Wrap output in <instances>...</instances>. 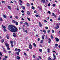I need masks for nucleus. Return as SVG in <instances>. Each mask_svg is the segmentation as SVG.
<instances>
[{
    "label": "nucleus",
    "mask_w": 60,
    "mask_h": 60,
    "mask_svg": "<svg viewBox=\"0 0 60 60\" xmlns=\"http://www.w3.org/2000/svg\"><path fill=\"white\" fill-rule=\"evenodd\" d=\"M8 29L11 32L15 33L18 31V29L16 27H14L11 25L9 26Z\"/></svg>",
    "instance_id": "nucleus-1"
},
{
    "label": "nucleus",
    "mask_w": 60,
    "mask_h": 60,
    "mask_svg": "<svg viewBox=\"0 0 60 60\" xmlns=\"http://www.w3.org/2000/svg\"><path fill=\"white\" fill-rule=\"evenodd\" d=\"M56 26H57L55 27V28L56 29H58L59 28V26H58V24L57 23L56 24Z\"/></svg>",
    "instance_id": "nucleus-2"
},
{
    "label": "nucleus",
    "mask_w": 60,
    "mask_h": 60,
    "mask_svg": "<svg viewBox=\"0 0 60 60\" xmlns=\"http://www.w3.org/2000/svg\"><path fill=\"white\" fill-rule=\"evenodd\" d=\"M2 47L3 50V52H4V53H6L7 52V51H6V50L5 48H4V46H2Z\"/></svg>",
    "instance_id": "nucleus-3"
},
{
    "label": "nucleus",
    "mask_w": 60,
    "mask_h": 60,
    "mask_svg": "<svg viewBox=\"0 0 60 60\" xmlns=\"http://www.w3.org/2000/svg\"><path fill=\"white\" fill-rule=\"evenodd\" d=\"M29 49H32V45L31 44H30L29 46Z\"/></svg>",
    "instance_id": "nucleus-4"
},
{
    "label": "nucleus",
    "mask_w": 60,
    "mask_h": 60,
    "mask_svg": "<svg viewBox=\"0 0 60 60\" xmlns=\"http://www.w3.org/2000/svg\"><path fill=\"white\" fill-rule=\"evenodd\" d=\"M5 45L7 47H8L9 46V44H8V43H5Z\"/></svg>",
    "instance_id": "nucleus-5"
},
{
    "label": "nucleus",
    "mask_w": 60,
    "mask_h": 60,
    "mask_svg": "<svg viewBox=\"0 0 60 60\" xmlns=\"http://www.w3.org/2000/svg\"><path fill=\"white\" fill-rule=\"evenodd\" d=\"M55 39L56 41L57 42H58V41H59V39L58 38H56Z\"/></svg>",
    "instance_id": "nucleus-6"
},
{
    "label": "nucleus",
    "mask_w": 60,
    "mask_h": 60,
    "mask_svg": "<svg viewBox=\"0 0 60 60\" xmlns=\"http://www.w3.org/2000/svg\"><path fill=\"white\" fill-rule=\"evenodd\" d=\"M8 8L9 9V10H11V8L10 6H8Z\"/></svg>",
    "instance_id": "nucleus-7"
},
{
    "label": "nucleus",
    "mask_w": 60,
    "mask_h": 60,
    "mask_svg": "<svg viewBox=\"0 0 60 60\" xmlns=\"http://www.w3.org/2000/svg\"><path fill=\"white\" fill-rule=\"evenodd\" d=\"M53 57L54 58V59H56V55H55L53 54Z\"/></svg>",
    "instance_id": "nucleus-8"
},
{
    "label": "nucleus",
    "mask_w": 60,
    "mask_h": 60,
    "mask_svg": "<svg viewBox=\"0 0 60 60\" xmlns=\"http://www.w3.org/2000/svg\"><path fill=\"white\" fill-rule=\"evenodd\" d=\"M17 58L18 60H19V59H20V57L19 56H17Z\"/></svg>",
    "instance_id": "nucleus-9"
},
{
    "label": "nucleus",
    "mask_w": 60,
    "mask_h": 60,
    "mask_svg": "<svg viewBox=\"0 0 60 60\" xmlns=\"http://www.w3.org/2000/svg\"><path fill=\"white\" fill-rule=\"evenodd\" d=\"M48 40L49 41L48 42L49 43H50V41H51V40L50 39V38H49L48 39Z\"/></svg>",
    "instance_id": "nucleus-10"
},
{
    "label": "nucleus",
    "mask_w": 60,
    "mask_h": 60,
    "mask_svg": "<svg viewBox=\"0 0 60 60\" xmlns=\"http://www.w3.org/2000/svg\"><path fill=\"white\" fill-rule=\"evenodd\" d=\"M12 22H13V23H16V22H17V21H16L13 20L12 21Z\"/></svg>",
    "instance_id": "nucleus-11"
},
{
    "label": "nucleus",
    "mask_w": 60,
    "mask_h": 60,
    "mask_svg": "<svg viewBox=\"0 0 60 60\" xmlns=\"http://www.w3.org/2000/svg\"><path fill=\"white\" fill-rule=\"evenodd\" d=\"M27 14L28 15H30V12H29V11H27Z\"/></svg>",
    "instance_id": "nucleus-12"
},
{
    "label": "nucleus",
    "mask_w": 60,
    "mask_h": 60,
    "mask_svg": "<svg viewBox=\"0 0 60 60\" xmlns=\"http://www.w3.org/2000/svg\"><path fill=\"white\" fill-rule=\"evenodd\" d=\"M13 35L14 37H16V34L14 33L13 34Z\"/></svg>",
    "instance_id": "nucleus-13"
},
{
    "label": "nucleus",
    "mask_w": 60,
    "mask_h": 60,
    "mask_svg": "<svg viewBox=\"0 0 60 60\" xmlns=\"http://www.w3.org/2000/svg\"><path fill=\"white\" fill-rule=\"evenodd\" d=\"M2 27H3V28H4V29H5V28H6L5 26H4V25H2Z\"/></svg>",
    "instance_id": "nucleus-14"
},
{
    "label": "nucleus",
    "mask_w": 60,
    "mask_h": 60,
    "mask_svg": "<svg viewBox=\"0 0 60 60\" xmlns=\"http://www.w3.org/2000/svg\"><path fill=\"white\" fill-rule=\"evenodd\" d=\"M39 26H40V27H41V26H42V25L41 24L40 22H39Z\"/></svg>",
    "instance_id": "nucleus-15"
},
{
    "label": "nucleus",
    "mask_w": 60,
    "mask_h": 60,
    "mask_svg": "<svg viewBox=\"0 0 60 60\" xmlns=\"http://www.w3.org/2000/svg\"><path fill=\"white\" fill-rule=\"evenodd\" d=\"M50 50V49H47V50H48V53H49V52H50L49 51Z\"/></svg>",
    "instance_id": "nucleus-16"
},
{
    "label": "nucleus",
    "mask_w": 60,
    "mask_h": 60,
    "mask_svg": "<svg viewBox=\"0 0 60 60\" xmlns=\"http://www.w3.org/2000/svg\"><path fill=\"white\" fill-rule=\"evenodd\" d=\"M0 55L1 56H3V55H2V53L1 52H0Z\"/></svg>",
    "instance_id": "nucleus-17"
},
{
    "label": "nucleus",
    "mask_w": 60,
    "mask_h": 60,
    "mask_svg": "<svg viewBox=\"0 0 60 60\" xmlns=\"http://www.w3.org/2000/svg\"><path fill=\"white\" fill-rule=\"evenodd\" d=\"M4 42V40L3 39H2L1 41V42H2V43H3Z\"/></svg>",
    "instance_id": "nucleus-18"
},
{
    "label": "nucleus",
    "mask_w": 60,
    "mask_h": 60,
    "mask_svg": "<svg viewBox=\"0 0 60 60\" xmlns=\"http://www.w3.org/2000/svg\"><path fill=\"white\" fill-rule=\"evenodd\" d=\"M41 2H42V3H44V2H45V0H42L41 1Z\"/></svg>",
    "instance_id": "nucleus-19"
},
{
    "label": "nucleus",
    "mask_w": 60,
    "mask_h": 60,
    "mask_svg": "<svg viewBox=\"0 0 60 60\" xmlns=\"http://www.w3.org/2000/svg\"><path fill=\"white\" fill-rule=\"evenodd\" d=\"M6 37H7V39H9V36H8V35H7Z\"/></svg>",
    "instance_id": "nucleus-20"
},
{
    "label": "nucleus",
    "mask_w": 60,
    "mask_h": 60,
    "mask_svg": "<svg viewBox=\"0 0 60 60\" xmlns=\"http://www.w3.org/2000/svg\"><path fill=\"white\" fill-rule=\"evenodd\" d=\"M33 45L34 46V47H35L36 46V44H35L34 43L33 44Z\"/></svg>",
    "instance_id": "nucleus-21"
},
{
    "label": "nucleus",
    "mask_w": 60,
    "mask_h": 60,
    "mask_svg": "<svg viewBox=\"0 0 60 60\" xmlns=\"http://www.w3.org/2000/svg\"><path fill=\"white\" fill-rule=\"evenodd\" d=\"M45 38L46 40H47L48 39V36H47V35H46V37H45Z\"/></svg>",
    "instance_id": "nucleus-22"
},
{
    "label": "nucleus",
    "mask_w": 60,
    "mask_h": 60,
    "mask_svg": "<svg viewBox=\"0 0 60 60\" xmlns=\"http://www.w3.org/2000/svg\"><path fill=\"white\" fill-rule=\"evenodd\" d=\"M43 32L44 33H46V30H43Z\"/></svg>",
    "instance_id": "nucleus-23"
},
{
    "label": "nucleus",
    "mask_w": 60,
    "mask_h": 60,
    "mask_svg": "<svg viewBox=\"0 0 60 60\" xmlns=\"http://www.w3.org/2000/svg\"><path fill=\"white\" fill-rule=\"evenodd\" d=\"M48 60H52V59L50 57H49L48 58Z\"/></svg>",
    "instance_id": "nucleus-24"
},
{
    "label": "nucleus",
    "mask_w": 60,
    "mask_h": 60,
    "mask_svg": "<svg viewBox=\"0 0 60 60\" xmlns=\"http://www.w3.org/2000/svg\"><path fill=\"white\" fill-rule=\"evenodd\" d=\"M27 19H28V20L29 21H30L31 20L30 19V18H28V17H27Z\"/></svg>",
    "instance_id": "nucleus-25"
},
{
    "label": "nucleus",
    "mask_w": 60,
    "mask_h": 60,
    "mask_svg": "<svg viewBox=\"0 0 60 60\" xmlns=\"http://www.w3.org/2000/svg\"><path fill=\"white\" fill-rule=\"evenodd\" d=\"M52 15L53 16H55V14L54 13H52Z\"/></svg>",
    "instance_id": "nucleus-26"
},
{
    "label": "nucleus",
    "mask_w": 60,
    "mask_h": 60,
    "mask_svg": "<svg viewBox=\"0 0 60 60\" xmlns=\"http://www.w3.org/2000/svg\"><path fill=\"white\" fill-rule=\"evenodd\" d=\"M48 12L49 14H51V12H50V11H48Z\"/></svg>",
    "instance_id": "nucleus-27"
},
{
    "label": "nucleus",
    "mask_w": 60,
    "mask_h": 60,
    "mask_svg": "<svg viewBox=\"0 0 60 60\" xmlns=\"http://www.w3.org/2000/svg\"><path fill=\"white\" fill-rule=\"evenodd\" d=\"M31 8L33 10H34L35 9L34 7L33 6H32Z\"/></svg>",
    "instance_id": "nucleus-28"
},
{
    "label": "nucleus",
    "mask_w": 60,
    "mask_h": 60,
    "mask_svg": "<svg viewBox=\"0 0 60 60\" xmlns=\"http://www.w3.org/2000/svg\"><path fill=\"white\" fill-rule=\"evenodd\" d=\"M51 38L52 39H53V37L52 36V35H51Z\"/></svg>",
    "instance_id": "nucleus-29"
},
{
    "label": "nucleus",
    "mask_w": 60,
    "mask_h": 60,
    "mask_svg": "<svg viewBox=\"0 0 60 60\" xmlns=\"http://www.w3.org/2000/svg\"><path fill=\"white\" fill-rule=\"evenodd\" d=\"M52 6L53 7H55V6H56V4H52Z\"/></svg>",
    "instance_id": "nucleus-30"
},
{
    "label": "nucleus",
    "mask_w": 60,
    "mask_h": 60,
    "mask_svg": "<svg viewBox=\"0 0 60 60\" xmlns=\"http://www.w3.org/2000/svg\"><path fill=\"white\" fill-rule=\"evenodd\" d=\"M38 8L39 9H40V10H42V8H40V7H38Z\"/></svg>",
    "instance_id": "nucleus-31"
},
{
    "label": "nucleus",
    "mask_w": 60,
    "mask_h": 60,
    "mask_svg": "<svg viewBox=\"0 0 60 60\" xmlns=\"http://www.w3.org/2000/svg\"><path fill=\"white\" fill-rule=\"evenodd\" d=\"M3 16L4 18H6V16L5 15H3Z\"/></svg>",
    "instance_id": "nucleus-32"
},
{
    "label": "nucleus",
    "mask_w": 60,
    "mask_h": 60,
    "mask_svg": "<svg viewBox=\"0 0 60 60\" xmlns=\"http://www.w3.org/2000/svg\"><path fill=\"white\" fill-rule=\"evenodd\" d=\"M16 54L17 55H19V52H16Z\"/></svg>",
    "instance_id": "nucleus-33"
},
{
    "label": "nucleus",
    "mask_w": 60,
    "mask_h": 60,
    "mask_svg": "<svg viewBox=\"0 0 60 60\" xmlns=\"http://www.w3.org/2000/svg\"><path fill=\"white\" fill-rule=\"evenodd\" d=\"M27 5L28 6H30V5L29 4V3H27Z\"/></svg>",
    "instance_id": "nucleus-34"
},
{
    "label": "nucleus",
    "mask_w": 60,
    "mask_h": 60,
    "mask_svg": "<svg viewBox=\"0 0 60 60\" xmlns=\"http://www.w3.org/2000/svg\"><path fill=\"white\" fill-rule=\"evenodd\" d=\"M15 18L16 19H18L19 18V17L17 16H15Z\"/></svg>",
    "instance_id": "nucleus-35"
},
{
    "label": "nucleus",
    "mask_w": 60,
    "mask_h": 60,
    "mask_svg": "<svg viewBox=\"0 0 60 60\" xmlns=\"http://www.w3.org/2000/svg\"><path fill=\"white\" fill-rule=\"evenodd\" d=\"M15 24L16 25H18V24H19V23L18 22H15Z\"/></svg>",
    "instance_id": "nucleus-36"
},
{
    "label": "nucleus",
    "mask_w": 60,
    "mask_h": 60,
    "mask_svg": "<svg viewBox=\"0 0 60 60\" xmlns=\"http://www.w3.org/2000/svg\"><path fill=\"white\" fill-rule=\"evenodd\" d=\"M18 52H20L21 51V50L20 49H19L18 50Z\"/></svg>",
    "instance_id": "nucleus-37"
},
{
    "label": "nucleus",
    "mask_w": 60,
    "mask_h": 60,
    "mask_svg": "<svg viewBox=\"0 0 60 60\" xmlns=\"http://www.w3.org/2000/svg\"><path fill=\"white\" fill-rule=\"evenodd\" d=\"M41 43H43V40H41L40 42Z\"/></svg>",
    "instance_id": "nucleus-38"
},
{
    "label": "nucleus",
    "mask_w": 60,
    "mask_h": 60,
    "mask_svg": "<svg viewBox=\"0 0 60 60\" xmlns=\"http://www.w3.org/2000/svg\"><path fill=\"white\" fill-rule=\"evenodd\" d=\"M10 43L11 44H13V41H11Z\"/></svg>",
    "instance_id": "nucleus-39"
},
{
    "label": "nucleus",
    "mask_w": 60,
    "mask_h": 60,
    "mask_svg": "<svg viewBox=\"0 0 60 60\" xmlns=\"http://www.w3.org/2000/svg\"><path fill=\"white\" fill-rule=\"evenodd\" d=\"M55 47H57V46H58V44H55Z\"/></svg>",
    "instance_id": "nucleus-40"
},
{
    "label": "nucleus",
    "mask_w": 60,
    "mask_h": 60,
    "mask_svg": "<svg viewBox=\"0 0 60 60\" xmlns=\"http://www.w3.org/2000/svg\"><path fill=\"white\" fill-rule=\"evenodd\" d=\"M39 51L40 52H42V49H39Z\"/></svg>",
    "instance_id": "nucleus-41"
},
{
    "label": "nucleus",
    "mask_w": 60,
    "mask_h": 60,
    "mask_svg": "<svg viewBox=\"0 0 60 60\" xmlns=\"http://www.w3.org/2000/svg\"><path fill=\"white\" fill-rule=\"evenodd\" d=\"M15 51H18V49L16 48L15 49Z\"/></svg>",
    "instance_id": "nucleus-42"
},
{
    "label": "nucleus",
    "mask_w": 60,
    "mask_h": 60,
    "mask_svg": "<svg viewBox=\"0 0 60 60\" xmlns=\"http://www.w3.org/2000/svg\"><path fill=\"white\" fill-rule=\"evenodd\" d=\"M19 2H20V3H23V2H22V1H21V0H19Z\"/></svg>",
    "instance_id": "nucleus-43"
},
{
    "label": "nucleus",
    "mask_w": 60,
    "mask_h": 60,
    "mask_svg": "<svg viewBox=\"0 0 60 60\" xmlns=\"http://www.w3.org/2000/svg\"><path fill=\"white\" fill-rule=\"evenodd\" d=\"M7 49H8V50H10V48L9 47H7Z\"/></svg>",
    "instance_id": "nucleus-44"
},
{
    "label": "nucleus",
    "mask_w": 60,
    "mask_h": 60,
    "mask_svg": "<svg viewBox=\"0 0 60 60\" xmlns=\"http://www.w3.org/2000/svg\"><path fill=\"white\" fill-rule=\"evenodd\" d=\"M25 24H26V25H28V24L27 22H25Z\"/></svg>",
    "instance_id": "nucleus-45"
},
{
    "label": "nucleus",
    "mask_w": 60,
    "mask_h": 60,
    "mask_svg": "<svg viewBox=\"0 0 60 60\" xmlns=\"http://www.w3.org/2000/svg\"><path fill=\"white\" fill-rule=\"evenodd\" d=\"M11 46L12 47L14 46V45H13V44H11Z\"/></svg>",
    "instance_id": "nucleus-46"
},
{
    "label": "nucleus",
    "mask_w": 60,
    "mask_h": 60,
    "mask_svg": "<svg viewBox=\"0 0 60 60\" xmlns=\"http://www.w3.org/2000/svg\"><path fill=\"white\" fill-rule=\"evenodd\" d=\"M0 20L1 21H3V19L1 18L0 19Z\"/></svg>",
    "instance_id": "nucleus-47"
},
{
    "label": "nucleus",
    "mask_w": 60,
    "mask_h": 60,
    "mask_svg": "<svg viewBox=\"0 0 60 60\" xmlns=\"http://www.w3.org/2000/svg\"><path fill=\"white\" fill-rule=\"evenodd\" d=\"M5 58H8V57L7 56H5Z\"/></svg>",
    "instance_id": "nucleus-48"
},
{
    "label": "nucleus",
    "mask_w": 60,
    "mask_h": 60,
    "mask_svg": "<svg viewBox=\"0 0 60 60\" xmlns=\"http://www.w3.org/2000/svg\"><path fill=\"white\" fill-rule=\"evenodd\" d=\"M2 3H5V1H2Z\"/></svg>",
    "instance_id": "nucleus-49"
},
{
    "label": "nucleus",
    "mask_w": 60,
    "mask_h": 60,
    "mask_svg": "<svg viewBox=\"0 0 60 60\" xmlns=\"http://www.w3.org/2000/svg\"><path fill=\"white\" fill-rule=\"evenodd\" d=\"M21 12H22V13H24V11L22 10L21 11Z\"/></svg>",
    "instance_id": "nucleus-50"
},
{
    "label": "nucleus",
    "mask_w": 60,
    "mask_h": 60,
    "mask_svg": "<svg viewBox=\"0 0 60 60\" xmlns=\"http://www.w3.org/2000/svg\"><path fill=\"white\" fill-rule=\"evenodd\" d=\"M48 5L49 6H50V3H49L48 4Z\"/></svg>",
    "instance_id": "nucleus-51"
},
{
    "label": "nucleus",
    "mask_w": 60,
    "mask_h": 60,
    "mask_svg": "<svg viewBox=\"0 0 60 60\" xmlns=\"http://www.w3.org/2000/svg\"><path fill=\"white\" fill-rule=\"evenodd\" d=\"M24 54L25 56H26V53L25 52L24 53Z\"/></svg>",
    "instance_id": "nucleus-52"
},
{
    "label": "nucleus",
    "mask_w": 60,
    "mask_h": 60,
    "mask_svg": "<svg viewBox=\"0 0 60 60\" xmlns=\"http://www.w3.org/2000/svg\"><path fill=\"white\" fill-rule=\"evenodd\" d=\"M39 58H40V59H41V57L39 56Z\"/></svg>",
    "instance_id": "nucleus-53"
},
{
    "label": "nucleus",
    "mask_w": 60,
    "mask_h": 60,
    "mask_svg": "<svg viewBox=\"0 0 60 60\" xmlns=\"http://www.w3.org/2000/svg\"><path fill=\"white\" fill-rule=\"evenodd\" d=\"M38 41H40V38H38Z\"/></svg>",
    "instance_id": "nucleus-54"
},
{
    "label": "nucleus",
    "mask_w": 60,
    "mask_h": 60,
    "mask_svg": "<svg viewBox=\"0 0 60 60\" xmlns=\"http://www.w3.org/2000/svg\"><path fill=\"white\" fill-rule=\"evenodd\" d=\"M52 33H54V30H52Z\"/></svg>",
    "instance_id": "nucleus-55"
},
{
    "label": "nucleus",
    "mask_w": 60,
    "mask_h": 60,
    "mask_svg": "<svg viewBox=\"0 0 60 60\" xmlns=\"http://www.w3.org/2000/svg\"><path fill=\"white\" fill-rule=\"evenodd\" d=\"M3 60H6V58H4L3 59Z\"/></svg>",
    "instance_id": "nucleus-56"
},
{
    "label": "nucleus",
    "mask_w": 60,
    "mask_h": 60,
    "mask_svg": "<svg viewBox=\"0 0 60 60\" xmlns=\"http://www.w3.org/2000/svg\"><path fill=\"white\" fill-rule=\"evenodd\" d=\"M33 57L34 58H35V56H34V55H33Z\"/></svg>",
    "instance_id": "nucleus-57"
},
{
    "label": "nucleus",
    "mask_w": 60,
    "mask_h": 60,
    "mask_svg": "<svg viewBox=\"0 0 60 60\" xmlns=\"http://www.w3.org/2000/svg\"><path fill=\"white\" fill-rule=\"evenodd\" d=\"M45 29H48V28L47 27H45Z\"/></svg>",
    "instance_id": "nucleus-58"
},
{
    "label": "nucleus",
    "mask_w": 60,
    "mask_h": 60,
    "mask_svg": "<svg viewBox=\"0 0 60 60\" xmlns=\"http://www.w3.org/2000/svg\"><path fill=\"white\" fill-rule=\"evenodd\" d=\"M35 16H36V17H38V15H35Z\"/></svg>",
    "instance_id": "nucleus-59"
},
{
    "label": "nucleus",
    "mask_w": 60,
    "mask_h": 60,
    "mask_svg": "<svg viewBox=\"0 0 60 60\" xmlns=\"http://www.w3.org/2000/svg\"><path fill=\"white\" fill-rule=\"evenodd\" d=\"M23 9H25L26 8L25 7H23Z\"/></svg>",
    "instance_id": "nucleus-60"
},
{
    "label": "nucleus",
    "mask_w": 60,
    "mask_h": 60,
    "mask_svg": "<svg viewBox=\"0 0 60 60\" xmlns=\"http://www.w3.org/2000/svg\"><path fill=\"white\" fill-rule=\"evenodd\" d=\"M35 60H39V59L37 58V59Z\"/></svg>",
    "instance_id": "nucleus-61"
},
{
    "label": "nucleus",
    "mask_w": 60,
    "mask_h": 60,
    "mask_svg": "<svg viewBox=\"0 0 60 60\" xmlns=\"http://www.w3.org/2000/svg\"><path fill=\"white\" fill-rule=\"evenodd\" d=\"M23 23V22H20V24H22Z\"/></svg>",
    "instance_id": "nucleus-62"
},
{
    "label": "nucleus",
    "mask_w": 60,
    "mask_h": 60,
    "mask_svg": "<svg viewBox=\"0 0 60 60\" xmlns=\"http://www.w3.org/2000/svg\"><path fill=\"white\" fill-rule=\"evenodd\" d=\"M47 32H48V33H49V32H50V30H48L47 31Z\"/></svg>",
    "instance_id": "nucleus-63"
},
{
    "label": "nucleus",
    "mask_w": 60,
    "mask_h": 60,
    "mask_svg": "<svg viewBox=\"0 0 60 60\" xmlns=\"http://www.w3.org/2000/svg\"><path fill=\"white\" fill-rule=\"evenodd\" d=\"M10 18H12V16H10Z\"/></svg>",
    "instance_id": "nucleus-64"
}]
</instances>
